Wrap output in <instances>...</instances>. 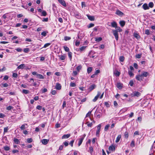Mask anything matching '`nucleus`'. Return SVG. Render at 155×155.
I'll use <instances>...</instances> for the list:
<instances>
[{"label": "nucleus", "mask_w": 155, "mask_h": 155, "mask_svg": "<svg viewBox=\"0 0 155 155\" xmlns=\"http://www.w3.org/2000/svg\"><path fill=\"white\" fill-rule=\"evenodd\" d=\"M117 28L115 30L113 29L112 30V31L114 35L115 39L117 41H118V32H121L122 31V29L120 28V27H117L116 28Z\"/></svg>", "instance_id": "f257e3e1"}, {"label": "nucleus", "mask_w": 155, "mask_h": 155, "mask_svg": "<svg viewBox=\"0 0 155 155\" xmlns=\"http://www.w3.org/2000/svg\"><path fill=\"white\" fill-rule=\"evenodd\" d=\"M107 25L109 26H111L116 28H117V23L115 21H113L111 22H108L107 23Z\"/></svg>", "instance_id": "f03ea898"}, {"label": "nucleus", "mask_w": 155, "mask_h": 155, "mask_svg": "<svg viewBox=\"0 0 155 155\" xmlns=\"http://www.w3.org/2000/svg\"><path fill=\"white\" fill-rule=\"evenodd\" d=\"M136 79L138 81L141 82L143 81V77L141 74H137L136 77Z\"/></svg>", "instance_id": "7ed1b4c3"}, {"label": "nucleus", "mask_w": 155, "mask_h": 155, "mask_svg": "<svg viewBox=\"0 0 155 155\" xmlns=\"http://www.w3.org/2000/svg\"><path fill=\"white\" fill-rule=\"evenodd\" d=\"M101 124H99L97 126V130L96 131V135L97 136H99V133H100V132L101 130Z\"/></svg>", "instance_id": "20e7f679"}, {"label": "nucleus", "mask_w": 155, "mask_h": 155, "mask_svg": "<svg viewBox=\"0 0 155 155\" xmlns=\"http://www.w3.org/2000/svg\"><path fill=\"white\" fill-rule=\"evenodd\" d=\"M141 94L138 91H134L133 92L132 94H131L132 97L136 96L138 97Z\"/></svg>", "instance_id": "39448f33"}, {"label": "nucleus", "mask_w": 155, "mask_h": 155, "mask_svg": "<svg viewBox=\"0 0 155 155\" xmlns=\"http://www.w3.org/2000/svg\"><path fill=\"white\" fill-rule=\"evenodd\" d=\"M141 74L143 78L144 77H147L149 76V73L148 72L143 71Z\"/></svg>", "instance_id": "423d86ee"}, {"label": "nucleus", "mask_w": 155, "mask_h": 155, "mask_svg": "<svg viewBox=\"0 0 155 155\" xmlns=\"http://www.w3.org/2000/svg\"><path fill=\"white\" fill-rule=\"evenodd\" d=\"M85 136V135L84 134L83 136V137H81L79 139V140L78 143V145L79 146H80Z\"/></svg>", "instance_id": "0eeeda50"}, {"label": "nucleus", "mask_w": 155, "mask_h": 155, "mask_svg": "<svg viewBox=\"0 0 155 155\" xmlns=\"http://www.w3.org/2000/svg\"><path fill=\"white\" fill-rule=\"evenodd\" d=\"M109 150L111 152V151L113 152L115 150V148L114 146L112 145L110 146L108 148Z\"/></svg>", "instance_id": "6e6552de"}, {"label": "nucleus", "mask_w": 155, "mask_h": 155, "mask_svg": "<svg viewBox=\"0 0 155 155\" xmlns=\"http://www.w3.org/2000/svg\"><path fill=\"white\" fill-rule=\"evenodd\" d=\"M61 86L60 84L58 83H56L55 88L58 90H60L61 89Z\"/></svg>", "instance_id": "1a4fd4ad"}, {"label": "nucleus", "mask_w": 155, "mask_h": 155, "mask_svg": "<svg viewBox=\"0 0 155 155\" xmlns=\"http://www.w3.org/2000/svg\"><path fill=\"white\" fill-rule=\"evenodd\" d=\"M58 1L59 3L64 6L66 7V2L64 0H58Z\"/></svg>", "instance_id": "9d476101"}, {"label": "nucleus", "mask_w": 155, "mask_h": 155, "mask_svg": "<svg viewBox=\"0 0 155 155\" xmlns=\"http://www.w3.org/2000/svg\"><path fill=\"white\" fill-rule=\"evenodd\" d=\"M115 13L120 16H122L124 15L122 12L119 10H117Z\"/></svg>", "instance_id": "9b49d317"}, {"label": "nucleus", "mask_w": 155, "mask_h": 155, "mask_svg": "<svg viewBox=\"0 0 155 155\" xmlns=\"http://www.w3.org/2000/svg\"><path fill=\"white\" fill-rule=\"evenodd\" d=\"M142 7L144 10L149 9V7L147 3H144L142 5Z\"/></svg>", "instance_id": "f8f14e48"}, {"label": "nucleus", "mask_w": 155, "mask_h": 155, "mask_svg": "<svg viewBox=\"0 0 155 155\" xmlns=\"http://www.w3.org/2000/svg\"><path fill=\"white\" fill-rule=\"evenodd\" d=\"M70 136V134H64L63 135L62 137V139H67Z\"/></svg>", "instance_id": "ddd939ff"}, {"label": "nucleus", "mask_w": 155, "mask_h": 155, "mask_svg": "<svg viewBox=\"0 0 155 155\" xmlns=\"http://www.w3.org/2000/svg\"><path fill=\"white\" fill-rule=\"evenodd\" d=\"M49 141V140L46 139H44L41 140L42 143L45 145Z\"/></svg>", "instance_id": "4468645a"}, {"label": "nucleus", "mask_w": 155, "mask_h": 155, "mask_svg": "<svg viewBox=\"0 0 155 155\" xmlns=\"http://www.w3.org/2000/svg\"><path fill=\"white\" fill-rule=\"evenodd\" d=\"M123 84L120 83H118L117 84V87L119 89H121L122 87Z\"/></svg>", "instance_id": "2eb2a0df"}, {"label": "nucleus", "mask_w": 155, "mask_h": 155, "mask_svg": "<svg viewBox=\"0 0 155 155\" xmlns=\"http://www.w3.org/2000/svg\"><path fill=\"white\" fill-rule=\"evenodd\" d=\"M25 64H21L17 68L18 69H23L25 67Z\"/></svg>", "instance_id": "dca6fc26"}, {"label": "nucleus", "mask_w": 155, "mask_h": 155, "mask_svg": "<svg viewBox=\"0 0 155 155\" xmlns=\"http://www.w3.org/2000/svg\"><path fill=\"white\" fill-rule=\"evenodd\" d=\"M119 24L120 26L123 27L125 25V22L124 21H120Z\"/></svg>", "instance_id": "f3484780"}, {"label": "nucleus", "mask_w": 155, "mask_h": 155, "mask_svg": "<svg viewBox=\"0 0 155 155\" xmlns=\"http://www.w3.org/2000/svg\"><path fill=\"white\" fill-rule=\"evenodd\" d=\"M91 114V111H90L88 112V113L86 114V116L85 118L88 117L91 120H92L90 117V116Z\"/></svg>", "instance_id": "a211bd4d"}, {"label": "nucleus", "mask_w": 155, "mask_h": 155, "mask_svg": "<svg viewBox=\"0 0 155 155\" xmlns=\"http://www.w3.org/2000/svg\"><path fill=\"white\" fill-rule=\"evenodd\" d=\"M87 17L88 19L91 21H93L94 20V18L93 16L87 15Z\"/></svg>", "instance_id": "6ab92c4d"}, {"label": "nucleus", "mask_w": 155, "mask_h": 155, "mask_svg": "<svg viewBox=\"0 0 155 155\" xmlns=\"http://www.w3.org/2000/svg\"><path fill=\"white\" fill-rule=\"evenodd\" d=\"M37 78L40 79H43L44 78V77L41 74H38L37 75Z\"/></svg>", "instance_id": "aec40b11"}, {"label": "nucleus", "mask_w": 155, "mask_h": 155, "mask_svg": "<svg viewBox=\"0 0 155 155\" xmlns=\"http://www.w3.org/2000/svg\"><path fill=\"white\" fill-rule=\"evenodd\" d=\"M96 87V85L95 84H93L91 85L90 86V87L89 88V90L90 91H91L93 90Z\"/></svg>", "instance_id": "412c9836"}, {"label": "nucleus", "mask_w": 155, "mask_h": 155, "mask_svg": "<svg viewBox=\"0 0 155 155\" xmlns=\"http://www.w3.org/2000/svg\"><path fill=\"white\" fill-rule=\"evenodd\" d=\"M121 137V136L120 135H119L118 136L115 142L116 143H118Z\"/></svg>", "instance_id": "4be33fe9"}, {"label": "nucleus", "mask_w": 155, "mask_h": 155, "mask_svg": "<svg viewBox=\"0 0 155 155\" xmlns=\"http://www.w3.org/2000/svg\"><path fill=\"white\" fill-rule=\"evenodd\" d=\"M27 125L26 124H24L21 125L20 127V128L21 130H23L25 129V126H27Z\"/></svg>", "instance_id": "5701e85b"}, {"label": "nucleus", "mask_w": 155, "mask_h": 155, "mask_svg": "<svg viewBox=\"0 0 155 155\" xmlns=\"http://www.w3.org/2000/svg\"><path fill=\"white\" fill-rule=\"evenodd\" d=\"M95 41H96L97 42H98L100 41H101L102 40V38L101 37L96 38H95Z\"/></svg>", "instance_id": "b1692460"}, {"label": "nucleus", "mask_w": 155, "mask_h": 155, "mask_svg": "<svg viewBox=\"0 0 155 155\" xmlns=\"http://www.w3.org/2000/svg\"><path fill=\"white\" fill-rule=\"evenodd\" d=\"M14 141L15 143L17 144H18L20 143V141L19 140L16 138H14Z\"/></svg>", "instance_id": "393cba45"}, {"label": "nucleus", "mask_w": 155, "mask_h": 155, "mask_svg": "<svg viewBox=\"0 0 155 155\" xmlns=\"http://www.w3.org/2000/svg\"><path fill=\"white\" fill-rule=\"evenodd\" d=\"M92 70V68L91 67H89L87 69V72L89 74L91 72Z\"/></svg>", "instance_id": "a878e982"}, {"label": "nucleus", "mask_w": 155, "mask_h": 155, "mask_svg": "<svg viewBox=\"0 0 155 155\" xmlns=\"http://www.w3.org/2000/svg\"><path fill=\"white\" fill-rule=\"evenodd\" d=\"M128 74L130 77H133L134 75V74L131 71H128Z\"/></svg>", "instance_id": "bb28decb"}, {"label": "nucleus", "mask_w": 155, "mask_h": 155, "mask_svg": "<svg viewBox=\"0 0 155 155\" xmlns=\"http://www.w3.org/2000/svg\"><path fill=\"white\" fill-rule=\"evenodd\" d=\"M124 57L123 56H121L120 57L119 59L120 61L123 62L124 60Z\"/></svg>", "instance_id": "cd10ccee"}, {"label": "nucleus", "mask_w": 155, "mask_h": 155, "mask_svg": "<svg viewBox=\"0 0 155 155\" xmlns=\"http://www.w3.org/2000/svg\"><path fill=\"white\" fill-rule=\"evenodd\" d=\"M124 136L125 138H128L129 136L128 132L127 131L125 132L124 133Z\"/></svg>", "instance_id": "c85d7f7f"}, {"label": "nucleus", "mask_w": 155, "mask_h": 155, "mask_svg": "<svg viewBox=\"0 0 155 155\" xmlns=\"http://www.w3.org/2000/svg\"><path fill=\"white\" fill-rule=\"evenodd\" d=\"M80 44V41H79L76 40L75 41V45L77 46H78Z\"/></svg>", "instance_id": "c756f323"}, {"label": "nucleus", "mask_w": 155, "mask_h": 155, "mask_svg": "<svg viewBox=\"0 0 155 155\" xmlns=\"http://www.w3.org/2000/svg\"><path fill=\"white\" fill-rule=\"evenodd\" d=\"M22 92L23 93L26 94L29 93V91L28 90L23 89L22 91Z\"/></svg>", "instance_id": "7c9ffc66"}, {"label": "nucleus", "mask_w": 155, "mask_h": 155, "mask_svg": "<svg viewBox=\"0 0 155 155\" xmlns=\"http://www.w3.org/2000/svg\"><path fill=\"white\" fill-rule=\"evenodd\" d=\"M86 124L88 127H91L92 125V123L91 122L90 123L89 121H87Z\"/></svg>", "instance_id": "2f4dec72"}, {"label": "nucleus", "mask_w": 155, "mask_h": 155, "mask_svg": "<svg viewBox=\"0 0 155 155\" xmlns=\"http://www.w3.org/2000/svg\"><path fill=\"white\" fill-rule=\"evenodd\" d=\"M134 36L137 39H139L140 38L139 35L137 33H135L134 35Z\"/></svg>", "instance_id": "473e14b6"}, {"label": "nucleus", "mask_w": 155, "mask_h": 155, "mask_svg": "<svg viewBox=\"0 0 155 155\" xmlns=\"http://www.w3.org/2000/svg\"><path fill=\"white\" fill-rule=\"evenodd\" d=\"M33 140L31 138H28L27 140V142L28 143H30L32 142Z\"/></svg>", "instance_id": "72a5a7b5"}, {"label": "nucleus", "mask_w": 155, "mask_h": 155, "mask_svg": "<svg viewBox=\"0 0 155 155\" xmlns=\"http://www.w3.org/2000/svg\"><path fill=\"white\" fill-rule=\"evenodd\" d=\"M63 48L65 51L66 52H68L69 51V48L66 46H64L63 47Z\"/></svg>", "instance_id": "f704fd0d"}, {"label": "nucleus", "mask_w": 155, "mask_h": 155, "mask_svg": "<svg viewBox=\"0 0 155 155\" xmlns=\"http://www.w3.org/2000/svg\"><path fill=\"white\" fill-rule=\"evenodd\" d=\"M72 53L71 52H69L68 53V56L70 59V60H71L72 58Z\"/></svg>", "instance_id": "c9c22d12"}, {"label": "nucleus", "mask_w": 155, "mask_h": 155, "mask_svg": "<svg viewBox=\"0 0 155 155\" xmlns=\"http://www.w3.org/2000/svg\"><path fill=\"white\" fill-rule=\"evenodd\" d=\"M71 39V38L68 36H65L64 38V40L66 41L70 40Z\"/></svg>", "instance_id": "e433bc0d"}, {"label": "nucleus", "mask_w": 155, "mask_h": 155, "mask_svg": "<svg viewBox=\"0 0 155 155\" xmlns=\"http://www.w3.org/2000/svg\"><path fill=\"white\" fill-rule=\"evenodd\" d=\"M3 148L5 151H8L10 150V148L7 146H5Z\"/></svg>", "instance_id": "4c0bfd02"}, {"label": "nucleus", "mask_w": 155, "mask_h": 155, "mask_svg": "<svg viewBox=\"0 0 155 155\" xmlns=\"http://www.w3.org/2000/svg\"><path fill=\"white\" fill-rule=\"evenodd\" d=\"M149 7H150V8H153V5H154V4H153V3L152 2H150L149 3Z\"/></svg>", "instance_id": "58836bf2"}, {"label": "nucleus", "mask_w": 155, "mask_h": 155, "mask_svg": "<svg viewBox=\"0 0 155 155\" xmlns=\"http://www.w3.org/2000/svg\"><path fill=\"white\" fill-rule=\"evenodd\" d=\"M120 72H119L117 71H116V72L115 73V74L116 76L118 77L120 76Z\"/></svg>", "instance_id": "ea45409f"}, {"label": "nucleus", "mask_w": 155, "mask_h": 155, "mask_svg": "<svg viewBox=\"0 0 155 155\" xmlns=\"http://www.w3.org/2000/svg\"><path fill=\"white\" fill-rule=\"evenodd\" d=\"M86 46H83L80 48L79 49L81 51H82L85 50L86 48Z\"/></svg>", "instance_id": "a19ab883"}, {"label": "nucleus", "mask_w": 155, "mask_h": 155, "mask_svg": "<svg viewBox=\"0 0 155 155\" xmlns=\"http://www.w3.org/2000/svg\"><path fill=\"white\" fill-rule=\"evenodd\" d=\"M66 58V56L64 55H61L60 58L61 60H63L65 59Z\"/></svg>", "instance_id": "79ce46f5"}, {"label": "nucleus", "mask_w": 155, "mask_h": 155, "mask_svg": "<svg viewBox=\"0 0 155 155\" xmlns=\"http://www.w3.org/2000/svg\"><path fill=\"white\" fill-rule=\"evenodd\" d=\"M109 126V124H108L105 126L104 128V130L105 131H107L108 130Z\"/></svg>", "instance_id": "37998d69"}, {"label": "nucleus", "mask_w": 155, "mask_h": 155, "mask_svg": "<svg viewBox=\"0 0 155 155\" xmlns=\"http://www.w3.org/2000/svg\"><path fill=\"white\" fill-rule=\"evenodd\" d=\"M93 151V148L92 147H89V152L91 154H92Z\"/></svg>", "instance_id": "c03bdc74"}, {"label": "nucleus", "mask_w": 155, "mask_h": 155, "mask_svg": "<svg viewBox=\"0 0 155 155\" xmlns=\"http://www.w3.org/2000/svg\"><path fill=\"white\" fill-rule=\"evenodd\" d=\"M29 49L28 48H25L24 49V51L25 53H27L29 52Z\"/></svg>", "instance_id": "a18cd8bd"}, {"label": "nucleus", "mask_w": 155, "mask_h": 155, "mask_svg": "<svg viewBox=\"0 0 155 155\" xmlns=\"http://www.w3.org/2000/svg\"><path fill=\"white\" fill-rule=\"evenodd\" d=\"M145 33L146 34L149 35L150 34V31L148 29H147L145 30Z\"/></svg>", "instance_id": "49530a36"}, {"label": "nucleus", "mask_w": 155, "mask_h": 155, "mask_svg": "<svg viewBox=\"0 0 155 155\" xmlns=\"http://www.w3.org/2000/svg\"><path fill=\"white\" fill-rule=\"evenodd\" d=\"M8 127H7L4 128V133H6L8 132Z\"/></svg>", "instance_id": "de8ad7c7"}, {"label": "nucleus", "mask_w": 155, "mask_h": 155, "mask_svg": "<svg viewBox=\"0 0 155 155\" xmlns=\"http://www.w3.org/2000/svg\"><path fill=\"white\" fill-rule=\"evenodd\" d=\"M42 15L44 16H45L47 15V13L45 11H43L42 12Z\"/></svg>", "instance_id": "09e8293b"}, {"label": "nucleus", "mask_w": 155, "mask_h": 155, "mask_svg": "<svg viewBox=\"0 0 155 155\" xmlns=\"http://www.w3.org/2000/svg\"><path fill=\"white\" fill-rule=\"evenodd\" d=\"M130 146L132 147H134L135 146L134 142V141L132 140L131 141V144H130Z\"/></svg>", "instance_id": "8fccbe9b"}, {"label": "nucleus", "mask_w": 155, "mask_h": 155, "mask_svg": "<svg viewBox=\"0 0 155 155\" xmlns=\"http://www.w3.org/2000/svg\"><path fill=\"white\" fill-rule=\"evenodd\" d=\"M50 45H51V43H46V44H45L43 46V48H46L48 46H49Z\"/></svg>", "instance_id": "3c124183"}, {"label": "nucleus", "mask_w": 155, "mask_h": 155, "mask_svg": "<svg viewBox=\"0 0 155 155\" xmlns=\"http://www.w3.org/2000/svg\"><path fill=\"white\" fill-rule=\"evenodd\" d=\"M94 25V24L93 23H90V24L88 26V28H91V27H93Z\"/></svg>", "instance_id": "603ef678"}, {"label": "nucleus", "mask_w": 155, "mask_h": 155, "mask_svg": "<svg viewBox=\"0 0 155 155\" xmlns=\"http://www.w3.org/2000/svg\"><path fill=\"white\" fill-rule=\"evenodd\" d=\"M70 85L71 87H75L76 86V84L74 83L71 82L70 83Z\"/></svg>", "instance_id": "864d4df0"}, {"label": "nucleus", "mask_w": 155, "mask_h": 155, "mask_svg": "<svg viewBox=\"0 0 155 155\" xmlns=\"http://www.w3.org/2000/svg\"><path fill=\"white\" fill-rule=\"evenodd\" d=\"M99 97H97V96H96L94 98L93 100V102H95L98 99Z\"/></svg>", "instance_id": "5fc2aeb1"}, {"label": "nucleus", "mask_w": 155, "mask_h": 155, "mask_svg": "<svg viewBox=\"0 0 155 155\" xmlns=\"http://www.w3.org/2000/svg\"><path fill=\"white\" fill-rule=\"evenodd\" d=\"M13 108L12 106H9L7 107L6 109L8 110H10L11 109H12Z\"/></svg>", "instance_id": "6e6d98bb"}, {"label": "nucleus", "mask_w": 155, "mask_h": 155, "mask_svg": "<svg viewBox=\"0 0 155 155\" xmlns=\"http://www.w3.org/2000/svg\"><path fill=\"white\" fill-rule=\"evenodd\" d=\"M81 67H82L81 65H79L77 68V70L78 71H79L81 69Z\"/></svg>", "instance_id": "4d7b16f0"}, {"label": "nucleus", "mask_w": 155, "mask_h": 155, "mask_svg": "<svg viewBox=\"0 0 155 155\" xmlns=\"http://www.w3.org/2000/svg\"><path fill=\"white\" fill-rule=\"evenodd\" d=\"M60 127V124H59L57 123L55 125V128H58Z\"/></svg>", "instance_id": "13d9d810"}, {"label": "nucleus", "mask_w": 155, "mask_h": 155, "mask_svg": "<svg viewBox=\"0 0 155 155\" xmlns=\"http://www.w3.org/2000/svg\"><path fill=\"white\" fill-rule=\"evenodd\" d=\"M2 84L4 87H6L8 86V84L7 83Z\"/></svg>", "instance_id": "bf43d9fd"}, {"label": "nucleus", "mask_w": 155, "mask_h": 155, "mask_svg": "<svg viewBox=\"0 0 155 155\" xmlns=\"http://www.w3.org/2000/svg\"><path fill=\"white\" fill-rule=\"evenodd\" d=\"M78 39H81L82 38V37L81 36H80V32H79L78 33Z\"/></svg>", "instance_id": "052dcab7"}, {"label": "nucleus", "mask_w": 155, "mask_h": 155, "mask_svg": "<svg viewBox=\"0 0 155 155\" xmlns=\"http://www.w3.org/2000/svg\"><path fill=\"white\" fill-rule=\"evenodd\" d=\"M47 89L46 88H44L41 90V92L42 93H44L47 91Z\"/></svg>", "instance_id": "680f3d73"}, {"label": "nucleus", "mask_w": 155, "mask_h": 155, "mask_svg": "<svg viewBox=\"0 0 155 155\" xmlns=\"http://www.w3.org/2000/svg\"><path fill=\"white\" fill-rule=\"evenodd\" d=\"M5 117V115L3 114L0 113V118H3Z\"/></svg>", "instance_id": "e2e57ef3"}, {"label": "nucleus", "mask_w": 155, "mask_h": 155, "mask_svg": "<svg viewBox=\"0 0 155 155\" xmlns=\"http://www.w3.org/2000/svg\"><path fill=\"white\" fill-rule=\"evenodd\" d=\"M129 84L130 86H132L134 84L133 81L132 80L130 81Z\"/></svg>", "instance_id": "0e129e2a"}, {"label": "nucleus", "mask_w": 155, "mask_h": 155, "mask_svg": "<svg viewBox=\"0 0 155 155\" xmlns=\"http://www.w3.org/2000/svg\"><path fill=\"white\" fill-rule=\"evenodd\" d=\"M12 76L14 78H16L18 77V74L17 73H13V74Z\"/></svg>", "instance_id": "69168bd1"}, {"label": "nucleus", "mask_w": 155, "mask_h": 155, "mask_svg": "<svg viewBox=\"0 0 155 155\" xmlns=\"http://www.w3.org/2000/svg\"><path fill=\"white\" fill-rule=\"evenodd\" d=\"M46 33L45 31H44L42 32L41 33V35L44 36H46Z\"/></svg>", "instance_id": "338daca9"}, {"label": "nucleus", "mask_w": 155, "mask_h": 155, "mask_svg": "<svg viewBox=\"0 0 155 155\" xmlns=\"http://www.w3.org/2000/svg\"><path fill=\"white\" fill-rule=\"evenodd\" d=\"M41 108L42 107L40 105H38L36 107V109L38 110H41Z\"/></svg>", "instance_id": "774afa93"}]
</instances>
